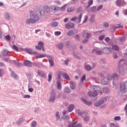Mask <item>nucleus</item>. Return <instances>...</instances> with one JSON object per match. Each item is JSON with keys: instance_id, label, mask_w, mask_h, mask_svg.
Wrapping results in <instances>:
<instances>
[{"instance_id": "obj_9", "label": "nucleus", "mask_w": 127, "mask_h": 127, "mask_svg": "<svg viewBox=\"0 0 127 127\" xmlns=\"http://www.w3.org/2000/svg\"><path fill=\"white\" fill-rule=\"evenodd\" d=\"M65 26L66 29H73L74 28V24L73 23L70 22L67 24H66L65 25Z\"/></svg>"}, {"instance_id": "obj_5", "label": "nucleus", "mask_w": 127, "mask_h": 127, "mask_svg": "<svg viewBox=\"0 0 127 127\" xmlns=\"http://www.w3.org/2000/svg\"><path fill=\"white\" fill-rule=\"evenodd\" d=\"M82 35L83 37H85L86 39L88 40L92 36V34L91 33H88L85 31H84L82 32Z\"/></svg>"}, {"instance_id": "obj_38", "label": "nucleus", "mask_w": 127, "mask_h": 127, "mask_svg": "<svg viewBox=\"0 0 127 127\" xmlns=\"http://www.w3.org/2000/svg\"><path fill=\"white\" fill-rule=\"evenodd\" d=\"M38 73L39 74V75L41 77H42L44 74V72L41 70H38Z\"/></svg>"}, {"instance_id": "obj_63", "label": "nucleus", "mask_w": 127, "mask_h": 127, "mask_svg": "<svg viewBox=\"0 0 127 127\" xmlns=\"http://www.w3.org/2000/svg\"><path fill=\"white\" fill-rule=\"evenodd\" d=\"M111 125L112 127H118L114 123H111Z\"/></svg>"}, {"instance_id": "obj_41", "label": "nucleus", "mask_w": 127, "mask_h": 127, "mask_svg": "<svg viewBox=\"0 0 127 127\" xmlns=\"http://www.w3.org/2000/svg\"><path fill=\"white\" fill-rule=\"evenodd\" d=\"M114 120L115 121H121V118L120 117V116H116L114 118Z\"/></svg>"}, {"instance_id": "obj_55", "label": "nucleus", "mask_w": 127, "mask_h": 127, "mask_svg": "<svg viewBox=\"0 0 127 127\" xmlns=\"http://www.w3.org/2000/svg\"><path fill=\"white\" fill-rule=\"evenodd\" d=\"M5 38H6V40H11V37L9 35H6L5 36Z\"/></svg>"}, {"instance_id": "obj_42", "label": "nucleus", "mask_w": 127, "mask_h": 127, "mask_svg": "<svg viewBox=\"0 0 127 127\" xmlns=\"http://www.w3.org/2000/svg\"><path fill=\"white\" fill-rule=\"evenodd\" d=\"M96 53L97 55H101L102 54V52L101 51H100V50H97L96 51Z\"/></svg>"}, {"instance_id": "obj_7", "label": "nucleus", "mask_w": 127, "mask_h": 127, "mask_svg": "<svg viewBox=\"0 0 127 127\" xmlns=\"http://www.w3.org/2000/svg\"><path fill=\"white\" fill-rule=\"evenodd\" d=\"M102 51H103L104 53H105L106 54H110L111 52H113V49H111L110 48L106 47V48L103 49Z\"/></svg>"}, {"instance_id": "obj_11", "label": "nucleus", "mask_w": 127, "mask_h": 127, "mask_svg": "<svg viewBox=\"0 0 127 127\" xmlns=\"http://www.w3.org/2000/svg\"><path fill=\"white\" fill-rule=\"evenodd\" d=\"M88 95L89 97H97L98 94L97 91H94V92L90 91L88 93Z\"/></svg>"}, {"instance_id": "obj_49", "label": "nucleus", "mask_w": 127, "mask_h": 127, "mask_svg": "<svg viewBox=\"0 0 127 127\" xmlns=\"http://www.w3.org/2000/svg\"><path fill=\"white\" fill-rule=\"evenodd\" d=\"M85 79H86V75L84 74L81 77V80L82 82H83Z\"/></svg>"}, {"instance_id": "obj_25", "label": "nucleus", "mask_w": 127, "mask_h": 127, "mask_svg": "<svg viewBox=\"0 0 127 127\" xmlns=\"http://www.w3.org/2000/svg\"><path fill=\"white\" fill-rule=\"evenodd\" d=\"M64 45L63 43H60L57 45V47L59 49H62L64 47Z\"/></svg>"}, {"instance_id": "obj_39", "label": "nucleus", "mask_w": 127, "mask_h": 127, "mask_svg": "<svg viewBox=\"0 0 127 127\" xmlns=\"http://www.w3.org/2000/svg\"><path fill=\"white\" fill-rule=\"evenodd\" d=\"M43 12H44L43 10H38L37 11V13H39V15L40 16L42 15V13H43Z\"/></svg>"}, {"instance_id": "obj_62", "label": "nucleus", "mask_w": 127, "mask_h": 127, "mask_svg": "<svg viewBox=\"0 0 127 127\" xmlns=\"http://www.w3.org/2000/svg\"><path fill=\"white\" fill-rule=\"evenodd\" d=\"M105 41L107 42H109L110 40V39L109 37H106V39H105Z\"/></svg>"}, {"instance_id": "obj_45", "label": "nucleus", "mask_w": 127, "mask_h": 127, "mask_svg": "<svg viewBox=\"0 0 127 127\" xmlns=\"http://www.w3.org/2000/svg\"><path fill=\"white\" fill-rule=\"evenodd\" d=\"M56 116L57 120L58 121V120H59V119H60V115H59V112H57L56 113Z\"/></svg>"}, {"instance_id": "obj_18", "label": "nucleus", "mask_w": 127, "mask_h": 127, "mask_svg": "<svg viewBox=\"0 0 127 127\" xmlns=\"http://www.w3.org/2000/svg\"><path fill=\"white\" fill-rule=\"evenodd\" d=\"M56 94H52V95L50 97V102H54L56 99Z\"/></svg>"}, {"instance_id": "obj_35", "label": "nucleus", "mask_w": 127, "mask_h": 127, "mask_svg": "<svg viewBox=\"0 0 127 127\" xmlns=\"http://www.w3.org/2000/svg\"><path fill=\"white\" fill-rule=\"evenodd\" d=\"M27 52L28 53H29V54H35V52H34L31 49H28L27 50Z\"/></svg>"}, {"instance_id": "obj_30", "label": "nucleus", "mask_w": 127, "mask_h": 127, "mask_svg": "<svg viewBox=\"0 0 127 127\" xmlns=\"http://www.w3.org/2000/svg\"><path fill=\"white\" fill-rule=\"evenodd\" d=\"M4 16H5V18L7 20H9V19H10V16H9V15L8 13L7 12H5V14H4Z\"/></svg>"}, {"instance_id": "obj_54", "label": "nucleus", "mask_w": 127, "mask_h": 127, "mask_svg": "<svg viewBox=\"0 0 127 127\" xmlns=\"http://www.w3.org/2000/svg\"><path fill=\"white\" fill-rule=\"evenodd\" d=\"M12 47L13 49H14L16 51H18V48L17 47H16L15 45H12Z\"/></svg>"}, {"instance_id": "obj_32", "label": "nucleus", "mask_w": 127, "mask_h": 127, "mask_svg": "<svg viewBox=\"0 0 127 127\" xmlns=\"http://www.w3.org/2000/svg\"><path fill=\"white\" fill-rule=\"evenodd\" d=\"M57 86H58V88L59 89H61L62 88V85L61 84V82L60 80H58L57 82Z\"/></svg>"}, {"instance_id": "obj_51", "label": "nucleus", "mask_w": 127, "mask_h": 127, "mask_svg": "<svg viewBox=\"0 0 127 127\" xmlns=\"http://www.w3.org/2000/svg\"><path fill=\"white\" fill-rule=\"evenodd\" d=\"M70 61V60L69 59H66L65 62H64V64L66 65H68V62H69Z\"/></svg>"}, {"instance_id": "obj_48", "label": "nucleus", "mask_w": 127, "mask_h": 127, "mask_svg": "<svg viewBox=\"0 0 127 127\" xmlns=\"http://www.w3.org/2000/svg\"><path fill=\"white\" fill-rule=\"evenodd\" d=\"M52 78V75L50 74H49V75H48V81L49 82H50Z\"/></svg>"}, {"instance_id": "obj_34", "label": "nucleus", "mask_w": 127, "mask_h": 127, "mask_svg": "<svg viewBox=\"0 0 127 127\" xmlns=\"http://www.w3.org/2000/svg\"><path fill=\"white\" fill-rule=\"evenodd\" d=\"M68 48L70 51H73L76 49V47L74 45H72L70 46Z\"/></svg>"}, {"instance_id": "obj_2", "label": "nucleus", "mask_w": 127, "mask_h": 127, "mask_svg": "<svg viewBox=\"0 0 127 127\" xmlns=\"http://www.w3.org/2000/svg\"><path fill=\"white\" fill-rule=\"evenodd\" d=\"M30 17L32 19H33V21L36 23L37 21H39V18L38 16L35 14V12L31 11L30 13Z\"/></svg>"}, {"instance_id": "obj_59", "label": "nucleus", "mask_w": 127, "mask_h": 127, "mask_svg": "<svg viewBox=\"0 0 127 127\" xmlns=\"http://www.w3.org/2000/svg\"><path fill=\"white\" fill-rule=\"evenodd\" d=\"M70 87L72 89H74V87L73 86V84L74 83H73L72 81H70Z\"/></svg>"}, {"instance_id": "obj_19", "label": "nucleus", "mask_w": 127, "mask_h": 127, "mask_svg": "<svg viewBox=\"0 0 127 127\" xmlns=\"http://www.w3.org/2000/svg\"><path fill=\"white\" fill-rule=\"evenodd\" d=\"M62 75H63V77L66 79V80H70V77L67 74L65 73H62Z\"/></svg>"}, {"instance_id": "obj_23", "label": "nucleus", "mask_w": 127, "mask_h": 127, "mask_svg": "<svg viewBox=\"0 0 127 127\" xmlns=\"http://www.w3.org/2000/svg\"><path fill=\"white\" fill-rule=\"evenodd\" d=\"M67 35L69 36H74L75 34L72 30H69L67 32Z\"/></svg>"}, {"instance_id": "obj_57", "label": "nucleus", "mask_w": 127, "mask_h": 127, "mask_svg": "<svg viewBox=\"0 0 127 127\" xmlns=\"http://www.w3.org/2000/svg\"><path fill=\"white\" fill-rule=\"evenodd\" d=\"M105 38V36L104 35H102L101 36H100L99 38V39L100 40V41H102L104 38Z\"/></svg>"}, {"instance_id": "obj_58", "label": "nucleus", "mask_w": 127, "mask_h": 127, "mask_svg": "<svg viewBox=\"0 0 127 127\" xmlns=\"http://www.w3.org/2000/svg\"><path fill=\"white\" fill-rule=\"evenodd\" d=\"M87 20H88V16L87 15H85V19L83 21V23L86 22V21H87Z\"/></svg>"}, {"instance_id": "obj_60", "label": "nucleus", "mask_w": 127, "mask_h": 127, "mask_svg": "<svg viewBox=\"0 0 127 127\" xmlns=\"http://www.w3.org/2000/svg\"><path fill=\"white\" fill-rule=\"evenodd\" d=\"M73 55H74V57L75 58L78 59H80V58L78 56L76 55L75 54V53H73Z\"/></svg>"}, {"instance_id": "obj_28", "label": "nucleus", "mask_w": 127, "mask_h": 127, "mask_svg": "<svg viewBox=\"0 0 127 127\" xmlns=\"http://www.w3.org/2000/svg\"><path fill=\"white\" fill-rule=\"evenodd\" d=\"M113 49V52H114V50H115L116 51H118L119 48V47L117 45H113L112 46V49Z\"/></svg>"}, {"instance_id": "obj_20", "label": "nucleus", "mask_w": 127, "mask_h": 127, "mask_svg": "<svg viewBox=\"0 0 127 127\" xmlns=\"http://www.w3.org/2000/svg\"><path fill=\"white\" fill-rule=\"evenodd\" d=\"M26 23L27 24H30L35 23V22H34L33 20L31 18L26 20Z\"/></svg>"}, {"instance_id": "obj_4", "label": "nucleus", "mask_w": 127, "mask_h": 127, "mask_svg": "<svg viewBox=\"0 0 127 127\" xmlns=\"http://www.w3.org/2000/svg\"><path fill=\"white\" fill-rule=\"evenodd\" d=\"M35 48L39 50H41L42 49L43 51H45L44 43L41 41L38 43V46H36Z\"/></svg>"}, {"instance_id": "obj_50", "label": "nucleus", "mask_w": 127, "mask_h": 127, "mask_svg": "<svg viewBox=\"0 0 127 127\" xmlns=\"http://www.w3.org/2000/svg\"><path fill=\"white\" fill-rule=\"evenodd\" d=\"M126 36H123L120 38V41L121 42H123L126 40Z\"/></svg>"}, {"instance_id": "obj_14", "label": "nucleus", "mask_w": 127, "mask_h": 127, "mask_svg": "<svg viewBox=\"0 0 127 127\" xmlns=\"http://www.w3.org/2000/svg\"><path fill=\"white\" fill-rule=\"evenodd\" d=\"M51 8L55 11H57L59 10L60 7L56 5L55 4L51 5Z\"/></svg>"}, {"instance_id": "obj_33", "label": "nucleus", "mask_w": 127, "mask_h": 127, "mask_svg": "<svg viewBox=\"0 0 127 127\" xmlns=\"http://www.w3.org/2000/svg\"><path fill=\"white\" fill-rule=\"evenodd\" d=\"M71 91L70 89L67 87H65L64 89V92H65V93H70Z\"/></svg>"}, {"instance_id": "obj_64", "label": "nucleus", "mask_w": 127, "mask_h": 127, "mask_svg": "<svg viewBox=\"0 0 127 127\" xmlns=\"http://www.w3.org/2000/svg\"><path fill=\"white\" fill-rule=\"evenodd\" d=\"M125 110L126 114V115H127V103L125 106Z\"/></svg>"}, {"instance_id": "obj_61", "label": "nucleus", "mask_w": 127, "mask_h": 127, "mask_svg": "<svg viewBox=\"0 0 127 127\" xmlns=\"http://www.w3.org/2000/svg\"><path fill=\"white\" fill-rule=\"evenodd\" d=\"M15 65L16 66H20L21 65V63H20L19 62H17Z\"/></svg>"}, {"instance_id": "obj_8", "label": "nucleus", "mask_w": 127, "mask_h": 127, "mask_svg": "<svg viewBox=\"0 0 127 127\" xmlns=\"http://www.w3.org/2000/svg\"><path fill=\"white\" fill-rule=\"evenodd\" d=\"M48 59H49V62L50 63V64L51 66H53L54 65V58L53 57L51 56H47Z\"/></svg>"}, {"instance_id": "obj_31", "label": "nucleus", "mask_w": 127, "mask_h": 127, "mask_svg": "<svg viewBox=\"0 0 127 127\" xmlns=\"http://www.w3.org/2000/svg\"><path fill=\"white\" fill-rule=\"evenodd\" d=\"M84 67L85 69L87 71H89L91 69V67L88 64L85 65Z\"/></svg>"}, {"instance_id": "obj_10", "label": "nucleus", "mask_w": 127, "mask_h": 127, "mask_svg": "<svg viewBox=\"0 0 127 127\" xmlns=\"http://www.w3.org/2000/svg\"><path fill=\"white\" fill-rule=\"evenodd\" d=\"M126 71V68L124 65H122L119 68V74L120 75H124Z\"/></svg>"}, {"instance_id": "obj_37", "label": "nucleus", "mask_w": 127, "mask_h": 127, "mask_svg": "<svg viewBox=\"0 0 127 127\" xmlns=\"http://www.w3.org/2000/svg\"><path fill=\"white\" fill-rule=\"evenodd\" d=\"M11 75L13 77L15 78H17L18 77L17 75L13 71L11 72Z\"/></svg>"}, {"instance_id": "obj_52", "label": "nucleus", "mask_w": 127, "mask_h": 127, "mask_svg": "<svg viewBox=\"0 0 127 127\" xmlns=\"http://www.w3.org/2000/svg\"><path fill=\"white\" fill-rule=\"evenodd\" d=\"M62 72L61 71H59V74H58V78L59 79H60L61 78V74H62Z\"/></svg>"}, {"instance_id": "obj_22", "label": "nucleus", "mask_w": 127, "mask_h": 127, "mask_svg": "<svg viewBox=\"0 0 127 127\" xmlns=\"http://www.w3.org/2000/svg\"><path fill=\"white\" fill-rule=\"evenodd\" d=\"M103 103H104L103 100H102L101 102H96L95 103V107H100V106H101V104H103Z\"/></svg>"}, {"instance_id": "obj_24", "label": "nucleus", "mask_w": 127, "mask_h": 127, "mask_svg": "<svg viewBox=\"0 0 127 127\" xmlns=\"http://www.w3.org/2000/svg\"><path fill=\"white\" fill-rule=\"evenodd\" d=\"M44 9L45 11H46L47 12H50V7L48 5L44 6Z\"/></svg>"}, {"instance_id": "obj_17", "label": "nucleus", "mask_w": 127, "mask_h": 127, "mask_svg": "<svg viewBox=\"0 0 127 127\" xmlns=\"http://www.w3.org/2000/svg\"><path fill=\"white\" fill-rule=\"evenodd\" d=\"M108 80H109L108 79V78H104L103 80H102L101 81V83L102 84H104V85H106L108 83Z\"/></svg>"}, {"instance_id": "obj_21", "label": "nucleus", "mask_w": 127, "mask_h": 127, "mask_svg": "<svg viewBox=\"0 0 127 127\" xmlns=\"http://www.w3.org/2000/svg\"><path fill=\"white\" fill-rule=\"evenodd\" d=\"M74 106L73 104L70 105L68 108L69 112H72L73 111V110H74Z\"/></svg>"}, {"instance_id": "obj_15", "label": "nucleus", "mask_w": 127, "mask_h": 127, "mask_svg": "<svg viewBox=\"0 0 127 127\" xmlns=\"http://www.w3.org/2000/svg\"><path fill=\"white\" fill-rule=\"evenodd\" d=\"M77 123L75 122L73 124H70L69 127H82L81 124L76 125Z\"/></svg>"}, {"instance_id": "obj_40", "label": "nucleus", "mask_w": 127, "mask_h": 127, "mask_svg": "<svg viewBox=\"0 0 127 127\" xmlns=\"http://www.w3.org/2000/svg\"><path fill=\"white\" fill-rule=\"evenodd\" d=\"M76 114L79 115V116H82V115H84V113H81L80 111V110L78 109L76 111Z\"/></svg>"}, {"instance_id": "obj_12", "label": "nucleus", "mask_w": 127, "mask_h": 127, "mask_svg": "<svg viewBox=\"0 0 127 127\" xmlns=\"http://www.w3.org/2000/svg\"><path fill=\"white\" fill-rule=\"evenodd\" d=\"M90 88L93 91H94V92H97L98 91H100V90L101 89V87L98 86L91 85L90 86Z\"/></svg>"}, {"instance_id": "obj_36", "label": "nucleus", "mask_w": 127, "mask_h": 127, "mask_svg": "<svg viewBox=\"0 0 127 127\" xmlns=\"http://www.w3.org/2000/svg\"><path fill=\"white\" fill-rule=\"evenodd\" d=\"M58 25V24L57 22H54L52 23L51 24V26L52 27H57Z\"/></svg>"}, {"instance_id": "obj_56", "label": "nucleus", "mask_w": 127, "mask_h": 127, "mask_svg": "<svg viewBox=\"0 0 127 127\" xmlns=\"http://www.w3.org/2000/svg\"><path fill=\"white\" fill-rule=\"evenodd\" d=\"M104 26L106 28H107L109 27V24L107 22H105L104 23Z\"/></svg>"}, {"instance_id": "obj_43", "label": "nucleus", "mask_w": 127, "mask_h": 127, "mask_svg": "<svg viewBox=\"0 0 127 127\" xmlns=\"http://www.w3.org/2000/svg\"><path fill=\"white\" fill-rule=\"evenodd\" d=\"M74 10V9H72V8L71 7H68L67 11V12H72Z\"/></svg>"}, {"instance_id": "obj_13", "label": "nucleus", "mask_w": 127, "mask_h": 127, "mask_svg": "<svg viewBox=\"0 0 127 127\" xmlns=\"http://www.w3.org/2000/svg\"><path fill=\"white\" fill-rule=\"evenodd\" d=\"M37 54L36 55V58L38 59V58H44V57H47V55H44V54H40L39 53H38L37 52H35L34 55Z\"/></svg>"}, {"instance_id": "obj_44", "label": "nucleus", "mask_w": 127, "mask_h": 127, "mask_svg": "<svg viewBox=\"0 0 127 127\" xmlns=\"http://www.w3.org/2000/svg\"><path fill=\"white\" fill-rule=\"evenodd\" d=\"M61 34V32L60 31H56L55 32V35L57 36H58Z\"/></svg>"}, {"instance_id": "obj_47", "label": "nucleus", "mask_w": 127, "mask_h": 127, "mask_svg": "<svg viewBox=\"0 0 127 127\" xmlns=\"http://www.w3.org/2000/svg\"><path fill=\"white\" fill-rule=\"evenodd\" d=\"M37 123L36 121H34L32 122L31 125L32 127H35L36 126Z\"/></svg>"}, {"instance_id": "obj_29", "label": "nucleus", "mask_w": 127, "mask_h": 127, "mask_svg": "<svg viewBox=\"0 0 127 127\" xmlns=\"http://www.w3.org/2000/svg\"><path fill=\"white\" fill-rule=\"evenodd\" d=\"M103 92L105 94H108L109 93V89L107 87H105L103 88Z\"/></svg>"}, {"instance_id": "obj_26", "label": "nucleus", "mask_w": 127, "mask_h": 127, "mask_svg": "<svg viewBox=\"0 0 127 127\" xmlns=\"http://www.w3.org/2000/svg\"><path fill=\"white\" fill-rule=\"evenodd\" d=\"M123 1L122 0H117L116 1L117 5L118 6H121Z\"/></svg>"}, {"instance_id": "obj_27", "label": "nucleus", "mask_w": 127, "mask_h": 127, "mask_svg": "<svg viewBox=\"0 0 127 127\" xmlns=\"http://www.w3.org/2000/svg\"><path fill=\"white\" fill-rule=\"evenodd\" d=\"M82 101L83 102H84V104H85L87 106H91L92 102L86 101L85 99H83Z\"/></svg>"}, {"instance_id": "obj_1", "label": "nucleus", "mask_w": 127, "mask_h": 127, "mask_svg": "<svg viewBox=\"0 0 127 127\" xmlns=\"http://www.w3.org/2000/svg\"><path fill=\"white\" fill-rule=\"evenodd\" d=\"M120 90L122 93L125 94L127 91V81L121 83L120 87Z\"/></svg>"}, {"instance_id": "obj_6", "label": "nucleus", "mask_w": 127, "mask_h": 127, "mask_svg": "<svg viewBox=\"0 0 127 127\" xmlns=\"http://www.w3.org/2000/svg\"><path fill=\"white\" fill-rule=\"evenodd\" d=\"M118 78V75L116 73H113L112 75H109V76H108V79L110 80H116Z\"/></svg>"}, {"instance_id": "obj_53", "label": "nucleus", "mask_w": 127, "mask_h": 127, "mask_svg": "<svg viewBox=\"0 0 127 127\" xmlns=\"http://www.w3.org/2000/svg\"><path fill=\"white\" fill-rule=\"evenodd\" d=\"M89 117H85V118H84V121L85 122H88V121H89Z\"/></svg>"}, {"instance_id": "obj_3", "label": "nucleus", "mask_w": 127, "mask_h": 127, "mask_svg": "<svg viewBox=\"0 0 127 127\" xmlns=\"http://www.w3.org/2000/svg\"><path fill=\"white\" fill-rule=\"evenodd\" d=\"M82 16V14H80L78 15V18L76 17H74L71 19V20L72 21H74V22H76V23H79L81 21Z\"/></svg>"}, {"instance_id": "obj_46", "label": "nucleus", "mask_w": 127, "mask_h": 127, "mask_svg": "<svg viewBox=\"0 0 127 127\" xmlns=\"http://www.w3.org/2000/svg\"><path fill=\"white\" fill-rule=\"evenodd\" d=\"M74 38L78 41H79L80 40V37L78 35H75Z\"/></svg>"}, {"instance_id": "obj_16", "label": "nucleus", "mask_w": 127, "mask_h": 127, "mask_svg": "<svg viewBox=\"0 0 127 127\" xmlns=\"http://www.w3.org/2000/svg\"><path fill=\"white\" fill-rule=\"evenodd\" d=\"M24 64L29 67H31L32 66V64L28 60H26L24 62Z\"/></svg>"}]
</instances>
